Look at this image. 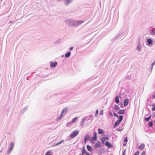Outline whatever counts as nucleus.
Wrapping results in <instances>:
<instances>
[{
  "instance_id": "nucleus-1",
  "label": "nucleus",
  "mask_w": 155,
  "mask_h": 155,
  "mask_svg": "<svg viewBox=\"0 0 155 155\" xmlns=\"http://www.w3.org/2000/svg\"><path fill=\"white\" fill-rule=\"evenodd\" d=\"M71 22H72V24H71L70 23L69 24V25L70 26H78L82 23L84 22V21H71Z\"/></svg>"
},
{
  "instance_id": "nucleus-2",
  "label": "nucleus",
  "mask_w": 155,
  "mask_h": 155,
  "mask_svg": "<svg viewBox=\"0 0 155 155\" xmlns=\"http://www.w3.org/2000/svg\"><path fill=\"white\" fill-rule=\"evenodd\" d=\"M123 119V116L122 115H120L119 116V120L116 122L114 124V127L115 128L117 126L119 125L120 123L121 122Z\"/></svg>"
},
{
  "instance_id": "nucleus-3",
  "label": "nucleus",
  "mask_w": 155,
  "mask_h": 155,
  "mask_svg": "<svg viewBox=\"0 0 155 155\" xmlns=\"http://www.w3.org/2000/svg\"><path fill=\"white\" fill-rule=\"evenodd\" d=\"M79 133V132L78 130H75L73 132L72 134H71L70 135V137L71 138H73L77 135Z\"/></svg>"
},
{
  "instance_id": "nucleus-4",
  "label": "nucleus",
  "mask_w": 155,
  "mask_h": 155,
  "mask_svg": "<svg viewBox=\"0 0 155 155\" xmlns=\"http://www.w3.org/2000/svg\"><path fill=\"white\" fill-rule=\"evenodd\" d=\"M97 139V133L96 132H95L93 136L91 138V141H96Z\"/></svg>"
},
{
  "instance_id": "nucleus-5",
  "label": "nucleus",
  "mask_w": 155,
  "mask_h": 155,
  "mask_svg": "<svg viewBox=\"0 0 155 155\" xmlns=\"http://www.w3.org/2000/svg\"><path fill=\"white\" fill-rule=\"evenodd\" d=\"M50 64L51 67L53 68L57 66V63L56 62H53L52 61H51L50 62Z\"/></svg>"
},
{
  "instance_id": "nucleus-6",
  "label": "nucleus",
  "mask_w": 155,
  "mask_h": 155,
  "mask_svg": "<svg viewBox=\"0 0 155 155\" xmlns=\"http://www.w3.org/2000/svg\"><path fill=\"white\" fill-rule=\"evenodd\" d=\"M82 155H89V153L87 152L84 147L83 148L82 150Z\"/></svg>"
},
{
  "instance_id": "nucleus-7",
  "label": "nucleus",
  "mask_w": 155,
  "mask_h": 155,
  "mask_svg": "<svg viewBox=\"0 0 155 155\" xmlns=\"http://www.w3.org/2000/svg\"><path fill=\"white\" fill-rule=\"evenodd\" d=\"M101 146V143L100 141H98L95 144V145L94 146V147L95 148H97L100 147Z\"/></svg>"
},
{
  "instance_id": "nucleus-8",
  "label": "nucleus",
  "mask_w": 155,
  "mask_h": 155,
  "mask_svg": "<svg viewBox=\"0 0 155 155\" xmlns=\"http://www.w3.org/2000/svg\"><path fill=\"white\" fill-rule=\"evenodd\" d=\"M105 145L109 148H110L113 147V145L111 144L108 141H107L105 143Z\"/></svg>"
},
{
  "instance_id": "nucleus-9",
  "label": "nucleus",
  "mask_w": 155,
  "mask_h": 155,
  "mask_svg": "<svg viewBox=\"0 0 155 155\" xmlns=\"http://www.w3.org/2000/svg\"><path fill=\"white\" fill-rule=\"evenodd\" d=\"M128 101L129 99H126L125 100L124 103V105L125 107L126 106L128 105Z\"/></svg>"
},
{
  "instance_id": "nucleus-10",
  "label": "nucleus",
  "mask_w": 155,
  "mask_h": 155,
  "mask_svg": "<svg viewBox=\"0 0 155 155\" xmlns=\"http://www.w3.org/2000/svg\"><path fill=\"white\" fill-rule=\"evenodd\" d=\"M145 147V145L144 144L142 143L140 145L139 147V148L140 150H143Z\"/></svg>"
},
{
  "instance_id": "nucleus-11",
  "label": "nucleus",
  "mask_w": 155,
  "mask_h": 155,
  "mask_svg": "<svg viewBox=\"0 0 155 155\" xmlns=\"http://www.w3.org/2000/svg\"><path fill=\"white\" fill-rule=\"evenodd\" d=\"M98 133L99 134H104V132L103 130L101 129H98Z\"/></svg>"
},
{
  "instance_id": "nucleus-12",
  "label": "nucleus",
  "mask_w": 155,
  "mask_h": 155,
  "mask_svg": "<svg viewBox=\"0 0 155 155\" xmlns=\"http://www.w3.org/2000/svg\"><path fill=\"white\" fill-rule=\"evenodd\" d=\"M115 102L117 104L119 103V101L118 96H117L115 98Z\"/></svg>"
},
{
  "instance_id": "nucleus-13",
  "label": "nucleus",
  "mask_w": 155,
  "mask_h": 155,
  "mask_svg": "<svg viewBox=\"0 0 155 155\" xmlns=\"http://www.w3.org/2000/svg\"><path fill=\"white\" fill-rule=\"evenodd\" d=\"M78 117H75L73 119L71 122V123H75L76 121L78 120Z\"/></svg>"
},
{
  "instance_id": "nucleus-14",
  "label": "nucleus",
  "mask_w": 155,
  "mask_h": 155,
  "mask_svg": "<svg viewBox=\"0 0 155 155\" xmlns=\"http://www.w3.org/2000/svg\"><path fill=\"white\" fill-rule=\"evenodd\" d=\"M125 111L124 110H121L119 111L118 113L119 114H122L124 113Z\"/></svg>"
},
{
  "instance_id": "nucleus-15",
  "label": "nucleus",
  "mask_w": 155,
  "mask_h": 155,
  "mask_svg": "<svg viewBox=\"0 0 155 155\" xmlns=\"http://www.w3.org/2000/svg\"><path fill=\"white\" fill-rule=\"evenodd\" d=\"M150 33L153 35H155V28H152L150 31Z\"/></svg>"
},
{
  "instance_id": "nucleus-16",
  "label": "nucleus",
  "mask_w": 155,
  "mask_h": 155,
  "mask_svg": "<svg viewBox=\"0 0 155 155\" xmlns=\"http://www.w3.org/2000/svg\"><path fill=\"white\" fill-rule=\"evenodd\" d=\"M68 110V108H65L62 111L61 113L62 114H63V113L65 112V113H66Z\"/></svg>"
},
{
  "instance_id": "nucleus-17",
  "label": "nucleus",
  "mask_w": 155,
  "mask_h": 155,
  "mask_svg": "<svg viewBox=\"0 0 155 155\" xmlns=\"http://www.w3.org/2000/svg\"><path fill=\"white\" fill-rule=\"evenodd\" d=\"M87 148L88 150L89 151H91L92 150L91 147L89 145H87Z\"/></svg>"
},
{
  "instance_id": "nucleus-18",
  "label": "nucleus",
  "mask_w": 155,
  "mask_h": 155,
  "mask_svg": "<svg viewBox=\"0 0 155 155\" xmlns=\"http://www.w3.org/2000/svg\"><path fill=\"white\" fill-rule=\"evenodd\" d=\"M147 42L149 45H151L153 43V41L150 39L147 40Z\"/></svg>"
},
{
  "instance_id": "nucleus-19",
  "label": "nucleus",
  "mask_w": 155,
  "mask_h": 155,
  "mask_svg": "<svg viewBox=\"0 0 155 155\" xmlns=\"http://www.w3.org/2000/svg\"><path fill=\"white\" fill-rule=\"evenodd\" d=\"M89 138H90V137H89V136H88V135H87L84 138V141H85V143L86 142V140H89Z\"/></svg>"
},
{
  "instance_id": "nucleus-20",
  "label": "nucleus",
  "mask_w": 155,
  "mask_h": 155,
  "mask_svg": "<svg viewBox=\"0 0 155 155\" xmlns=\"http://www.w3.org/2000/svg\"><path fill=\"white\" fill-rule=\"evenodd\" d=\"M114 108L116 110H118L120 109L119 107L117 105H116L114 106Z\"/></svg>"
},
{
  "instance_id": "nucleus-21",
  "label": "nucleus",
  "mask_w": 155,
  "mask_h": 155,
  "mask_svg": "<svg viewBox=\"0 0 155 155\" xmlns=\"http://www.w3.org/2000/svg\"><path fill=\"white\" fill-rule=\"evenodd\" d=\"M151 117V115H150L148 117L145 118V120L147 121H149L150 120V119Z\"/></svg>"
},
{
  "instance_id": "nucleus-22",
  "label": "nucleus",
  "mask_w": 155,
  "mask_h": 155,
  "mask_svg": "<svg viewBox=\"0 0 155 155\" xmlns=\"http://www.w3.org/2000/svg\"><path fill=\"white\" fill-rule=\"evenodd\" d=\"M71 54V53L70 52H68L67 53L65 54V56H66L67 57H69Z\"/></svg>"
},
{
  "instance_id": "nucleus-23",
  "label": "nucleus",
  "mask_w": 155,
  "mask_h": 155,
  "mask_svg": "<svg viewBox=\"0 0 155 155\" xmlns=\"http://www.w3.org/2000/svg\"><path fill=\"white\" fill-rule=\"evenodd\" d=\"M102 138L104 140H108L109 139V137H102Z\"/></svg>"
},
{
  "instance_id": "nucleus-24",
  "label": "nucleus",
  "mask_w": 155,
  "mask_h": 155,
  "mask_svg": "<svg viewBox=\"0 0 155 155\" xmlns=\"http://www.w3.org/2000/svg\"><path fill=\"white\" fill-rule=\"evenodd\" d=\"M123 129V128L121 127H119V128H118L117 130L118 131H121Z\"/></svg>"
},
{
  "instance_id": "nucleus-25",
  "label": "nucleus",
  "mask_w": 155,
  "mask_h": 155,
  "mask_svg": "<svg viewBox=\"0 0 155 155\" xmlns=\"http://www.w3.org/2000/svg\"><path fill=\"white\" fill-rule=\"evenodd\" d=\"M63 114H62V113H61V114L59 116L58 118L57 119L58 120H60L61 119L62 115Z\"/></svg>"
},
{
  "instance_id": "nucleus-26",
  "label": "nucleus",
  "mask_w": 155,
  "mask_h": 155,
  "mask_svg": "<svg viewBox=\"0 0 155 155\" xmlns=\"http://www.w3.org/2000/svg\"><path fill=\"white\" fill-rule=\"evenodd\" d=\"M86 120L85 118H84L81 121V123H82V125H83V124H84L85 120Z\"/></svg>"
},
{
  "instance_id": "nucleus-27",
  "label": "nucleus",
  "mask_w": 155,
  "mask_h": 155,
  "mask_svg": "<svg viewBox=\"0 0 155 155\" xmlns=\"http://www.w3.org/2000/svg\"><path fill=\"white\" fill-rule=\"evenodd\" d=\"M153 125L152 122L150 121L149 122V126L152 127Z\"/></svg>"
},
{
  "instance_id": "nucleus-28",
  "label": "nucleus",
  "mask_w": 155,
  "mask_h": 155,
  "mask_svg": "<svg viewBox=\"0 0 155 155\" xmlns=\"http://www.w3.org/2000/svg\"><path fill=\"white\" fill-rule=\"evenodd\" d=\"M127 140V137H126L124 139V142H126Z\"/></svg>"
},
{
  "instance_id": "nucleus-29",
  "label": "nucleus",
  "mask_w": 155,
  "mask_h": 155,
  "mask_svg": "<svg viewBox=\"0 0 155 155\" xmlns=\"http://www.w3.org/2000/svg\"><path fill=\"white\" fill-rule=\"evenodd\" d=\"M113 114H114V116H115V117H119V116L115 113L114 112L113 113Z\"/></svg>"
},
{
  "instance_id": "nucleus-30",
  "label": "nucleus",
  "mask_w": 155,
  "mask_h": 155,
  "mask_svg": "<svg viewBox=\"0 0 155 155\" xmlns=\"http://www.w3.org/2000/svg\"><path fill=\"white\" fill-rule=\"evenodd\" d=\"M139 151H137L136 152L134 155H139Z\"/></svg>"
},
{
  "instance_id": "nucleus-31",
  "label": "nucleus",
  "mask_w": 155,
  "mask_h": 155,
  "mask_svg": "<svg viewBox=\"0 0 155 155\" xmlns=\"http://www.w3.org/2000/svg\"><path fill=\"white\" fill-rule=\"evenodd\" d=\"M51 152L50 151H48V152H47L46 153H45V155H52L51 154H50V153H50Z\"/></svg>"
},
{
  "instance_id": "nucleus-32",
  "label": "nucleus",
  "mask_w": 155,
  "mask_h": 155,
  "mask_svg": "<svg viewBox=\"0 0 155 155\" xmlns=\"http://www.w3.org/2000/svg\"><path fill=\"white\" fill-rule=\"evenodd\" d=\"M109 115L111 117H112L113 116V114H112V113L111 112H110L109 113Z\"/></svg>"
},
{
  "instance_id": "nucleus-33",
  "label": "nucleus",
  "mask_w": 155,
  "mask_h": 155,
  "mask_svg": "<svg viewBox=\"0 0 155 155\" xmlns=\"http://www.w3.org/2000/svg\"><path fill=\"white\" fill-rule=\"evenodd\" d=\"M103 110H101L100 112V115H103Z\"/></svg>"
},
{
  "instance_id": "nucleus-34",
  "label": "nucleus",
  "mask_w": 155,
  "mask_h": 155,
  "mask_svg": "<svg viewBox=\"0 0 155 155\" xmlns=\"http://www.w3.org/2000/svg\"><path fill=\"white\" fill-rule=\"evenodd\" d=\"M71 21H73V20H70L69 21H68V25H69V23H70V24H72V22H71Z\"/></svg>"
},
{
  "instance_id": "nucleus-35",
  "label": "nucleus",
  "mask_w": 155,
  "mask_h": 155,
  "mask_svg": "<svg viewBox=\"0 0 155 155\" xmlns=\"http://www.w3.org/2000/svg\"><path fill=\"white\" fill-rule=\"evenodd\" d=\"M60 143H61L60 142H59L57 143H56V144H55L54 146H57V145H58L59 144H60Z\"/></svg>"
},
{
  "instance_id": "nucleus-36",
  "label": "nucleus",
  "mask_w": 155,
  "mask_h": 155,
  "mask_svg": "<svg viewBox=\"0 0 155 155\" xmlns=\"http://www.w3.org/2000/svg\"><path fill=\"white\" fill-rule=\"evenodd\" d=\"M101 141L102 142V143H104V141L105 140H104L102 138L101 139Z\"/></svg>"
},
{
  "instance_id": "nucleus-37",
  "label": "nucleus",
  "mask_w": 155,
  "mask_h": 155,
  "mask_svg": "<svg viewBox=\"0 0 155 155\" xmlns=\"http://www.w3.org/2000/svg\"><path fill=\"white\" fill-rule=\"evenodd\" d=\"M145 152L144 151L142 152L141 155H145Z\"/></svg>"
},
{
  "instance_id": "nucleus-38",
  "label": "nucleus",
  "mask_w": 155,
  "mask_h": 155,
  "mask_svg": "<svg viewBox=\"0 0 155 155\" xmlns=\"http://www.w3.org/2000/svg\"><path fill=\"white\" fill-rule=\"evenodd\" d=\"M13 147H11L10 148H9V153L13 149Z\"/></svg>"
},
{
  "instance_id": "nucleus-39",
  "label": "nucleus",
  "mask_w": 155,
  "mask_h": 155,
  "mask_svg": "<svg viewBox=\"0 0 155 155\" xmlns=\"http://www.w3.org/2000/svg\"><path fill=\"white\" fill-rule=\"evenodd\" d=\"M10 145H11V147H13V146H14L13 143H11Z\"/></svg>"
},
{
  "instance_id": "nucleus-40",
  "label": "nucleus",
  "mask_w": 155,
  "mask_h": 155,
  "mask_svg": "<svg viewBox=\"0 0 155 155\" xmlns=\"http://www.w3.org/2000/svg\"><path fill=\"white\" fill-rule=\"evenodd\" d=\"M152 110L153 111L155 110V106L152 108Z\"/></svg>"
},
{
  "instance_id": "nucleus-41",
  "label": "nucleus",
  "mask_w": 155,
  "mask_h": 155,
  "mask_svg": "<svg viewBox=\"0 0 155 155\" xmlns=\"http://www.w3.org/2000/svg\"><path fill=\"white\" fill-rule=\"evenodd\" d=\"M152 97L153 98H155V93L152 95Z\"/></svg>"
},
{
  "instance_id": "nucleus-42",
  "label": "nucleus",
  "mask_w": 155,
  "mask_h": 155,
  "mask_svg": "<svg viewBox=\"0 0 155 155\" xmlns=\"http://www.w3.org/2000/svg\"><path fill=\"white\" fill-rule=\"evenodd\" d=\"M98 110H97L96 111V114H98Z\"/></svg>"
},
{
  "instance_id": "nucleus-43",
  "label": "nucleus",
  "mask_w": 155,
  "mask_h": 155,
  "mask_svg": "<svg viewBox=\"0 0 155 155\" xmlns=\"http://www.w3.org/2000/svg\"><path fill=\"white\" fill-rule=\"evenodd\" d=\"M125 150H124L123 152V155H125Z\"/></svg>"
},
{
  "instance_id": "nucleus-44",
  "label": "nucleus",
  "mask_w": 155,
  "mask_h": 155,
  "mask_svg": "<svg viewBox=\"0 0 155 155\" xmlns=\"http://www.w3.org/2000/svg\"><path fill=\"white\" fill-rule=\"evenodd\" d=\"M155 64V61H154L152 64V66H153Z\"/></svg>"
},
{
  "instance_id": "nucleus-45",
  "label": "nucleus",
  "mask_w": 155,
  "mask_h": 155,
  "mask_svg": "<svg viewBox=\"0 0 155 155\" xmlns=\"http://www.w3.org/2000/svg\"><path fill=\"white\" fill-rule=\"evenodd\" d=\"M126 144H127V143H124L123 144V145L124 146H125L126 145Z\"/></svg>"
},
{
  "instance_id": "nucleus-46",
  "label": "nucleus",
  "mask_w": 155,
  "mask_h": 155,
  "mask_svg": "<svg viewBox=\"0 0 155 155\" xmlns=\"http://www.w3.org/2000/svg\"><path fill=\"white\" fill-rule=\"evenodd\" d=\"M73 48V47H71L69 49L70 50H72V49Z\"/></svg>"
},
{
  "instance_id": "nucleus-47",
  "label": "nucleus",
  "mask_w": 155,
  "mask_h": 155,
  "mask_svg": "<svg viewBox=\"0 0 155 155\" xmlns=\"http://www.w3.org/2000/svg\"><path fill=\"white\" fill-rule=\"evenodd\" d=\"M64 140H61L60 142H61V143L62 142H64Z\"/></svg>"
},
{
  "instance_id": "nucleus-48",
  "label": "nucleus",
  "mask_w": 155,
  "mask_h": 155,
  "mask_svg": "<svg viewBox=\"0 0 155 155\" xmlns=\"http://www.w3.org/2000/svg\"><path fill=\"white\" fill-rule=\"evenodd\" d=\"M154 122L155 123V120H154Z\"/></svg>"
}]
</instances>
